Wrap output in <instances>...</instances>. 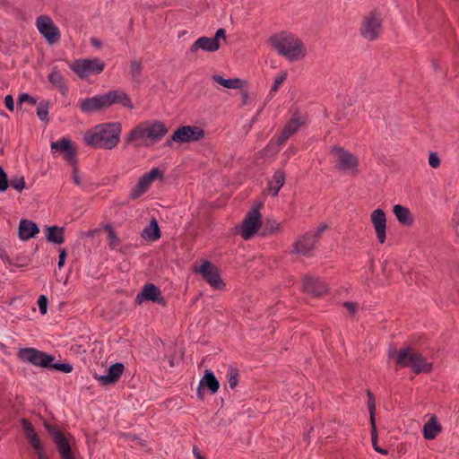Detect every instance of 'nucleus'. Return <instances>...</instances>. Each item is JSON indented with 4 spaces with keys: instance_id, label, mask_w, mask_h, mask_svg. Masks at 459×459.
<instances>
[{
    "instance_id": "nucleus-1",
    "label": "nucleus",
    "mask_w": 459,
    "mask_h": 459,
    "mask_svg": "<svg viewBox=\"0 0 459 459\" xmlns=\"http://www.w3.org/2000/svg\"><path fill=\"white\" fill-rule=\"evenodd\" d=\"M122 131L118 122L98 125L92 131H88L83 140L88 146L105 150L114 149L119 143Z\"/></svg>"
},
{
    "instance_id": "nucleus-2",
    "label": "nucleus",
    "mask_w": 459,
    "mask_h": 459,
    "mask_svg": "<svg viewBox=\"0 0 459 459\" xmlns=\"http://www.w3.org/2000/svg\"><path fill=\"white\" fill-rule=\"evenodd\" d=\"M168 134L165 124L160 120L144 121L134 127L126 137V143H139L137 145L149 146L160 142Z\"/></svg>"
},
{
    "instance_id": "nucleus-3",
    "label": "nucleus",
    "mask_w": 459,
    "mask_h": 459,
    "mask_svg": "<svg viewBox=\"0 0 459 459\" xmlns=\"http://www.w3.org/2000/svg\"><path fill=\"white\" fill-rule=\"evenodd\" d=\"M269 43L280 56L290 62L300 60L307 55L302 40L290 33L274 34L269 38Z\"/></svg>"
},
{
    "instance_id": "nucleus-4",
    "label": "nucleus",
    "mask_w": 459,
    "mask_h": 459,
    "mask_svg": "<svg viewBox=\"0 0 459 459\" xmlns=\"http://www.w3.org/2000/svg\"><path fill=\"white\" fill-rule=\"evenodd\" d=\"M395 355V362L401 368H410L416 374L422 372H430L432 364L427 362V359L421 353L416 351L411 346L402 348L399 351H390L389 356Z\"/></svg>"
},
{
    "instance_id": "nucleus-5",
    "label": "nucleus",
    "mask_w": 459,
    "mask_h": 459,
    "mask_svg": "<svg viewBox=\"0 0 459 459\" xmlns=\"http://www.w3.org/2000/svg\"><path fill=\"white\" fill-rule=\"evenodd\" d=\"M331 153L335 157L336 169L349 171L351 175L359 174V161L354 153L339 145L333 146Z\"/></svg>"
},
{
    "instance_id": "nucleus-6",
    "label": "nucleus",
    "mask_w": 459,
    "mask_h": 459,
    "mask_svg": "<svg viewBox=\"0 0 459 459\" xmlns=\"http://www.w3.org/2000/svg\"><path fill=\"white\" fill-rule=\"evenodd\" d=\"M106 64L98 57L77 59L71 69L81 78L85 79L92 74H100L105 69Z\"/></svg>"
},
{
    "instance_id": "nucleus-7",
    "label": "nucleus",
    "mask_w": 459,
    "mask_h": 459,
    "mask_svg": "<svg viewBox=\"0 0 459 459\" xmlns=\"http://www.w3.org/2000/svg\"><path fill=\"white\" fill-rule=\"evenodd\" d=\"M382 22L383 20L380 13L377 10L369 12L362 21L360 27L361 36L369 41L377 39L382 31Z\"/></svg>"
},
{
    "instance_id": "nucleus-8",
    "label": "nucleus",
    "mask_w": 459,
    "mask_h": 459,
    "mask_svg": "<svg viewBox=\"0 0 459 459\" xmlns=\"http://www.w3.org/2000/svg\"><path fill=\"white\" fill-rule=\"evenodd\" d=\"M194 272L200 273L203 279L214 290H225L226 284L221 277L219 268L210 261H204L200 267L195 268Z\"/></svg>"
},
{
    "instance_id": "nucleus-9",
    "label": "nucleus",
    "mask_w": 459,
    "mask_h": 459,
    "mask_svg": "<svg viewBox=\"0 0 459 459\" xmlns=\"http://www.w3.org/2000/svg\"><path fill=\"white\" fill-rule=\"evenodd\" d=\"M17 357L34 366L48 368L50 362L55 360L53 355L48 354L35 348H22L17 352Z\"/></svg>"
},
{
    "instance_id": "nucleus-10",
    "label": "nucleus",
    "mask_w": 459,
    "mask_h": 459,
    "mask_svg": "<svg viewBox=\"0 0 459 459\" xmlns=\"http://www.w3.org/2000/svg\"><path fill=\"white\" fill-rule=\"evenodd\" d=\"M44 426L56 444L61 459H74L70 443L65 434L58 428L49 423L45 422Z\"/></svg>"
},
{
    "instance_id": "nucleus-11",
    "label": "nucleus",
    "mask_w": 459,
    "mask_h": 459,
    "mask_svg": "<svg viewBox=\"0 0 459 459\" xmlns=\"http://www.w3.org/2000/svg\"><path fill=\"white\" fill-rule=\"evenodd\" d=\"M262 215L259 212L258 207H253L247 212L243 222L241 237L245 240L250 239L261 228L262 225Z\"/></svg>"
},
{
    "instance_id": "nucleus-12",
    "label": "nucleus",
    "mask_w": 459,
    "mask_h": 459,
    "mask_svg": "<svg viewBox=\"0 0 459 459\" xmlns=\"http://www.w3.org/2000/svg\"><path fill=\"white\" fill-rule=\"evenodd\" d=\"M204 130L199 126H182L174 131L172 140L178 143L198 142L204 137Z\"/></svg>"
},
{
    "instance_id": "nucleus-13",
    "label": "nucleus",
    "mask_w": 459,
    "mask_h": 459,
    "mask_svg": "<svg viewBox=\"0 0 459 459\" xmlns=\"http://www.w3.org/2000/svg\"><path fill=\"white\" fill-rule=\"evenodd\" d=\"M37 28L39 33L46 39L49 44L57 43L60 40V32L54 24L52 19L48 15H40L36 21Z\"/></svg>"
},
{
    "instance_id": "nucleus-14",
    "label": "nucleus",
    "mask_w": 459,
    "mask_h": 459,
    "mask_svg": "<svg viewBox=\"0 0 459 459\" xmlns=\"http://www.w3.org/2000/svg\"><path fill=\"white\" fill-rule=\"evenodd\" d=\"M144 300L166 306V300L162 297L160 288L152 283H146L135 297L137 304H141Z\"/></svg>"
},
{
    "instance_id": "nucleus-15",
    "label": "nucleus",
    "mask_w": 459,
    "mask_h": 459,
    "mask_svg": "<svg viewBox=\"0 0 459 459\" xmlns=\"http://www.w3.org/2000/svg\"><path fill=\"white\" fill-rule=\"evenodd\" d=\"M103 95L105 100L106 109L109 108L111 106L115 104L121 105L122 107L127 108L131 110L134 108V106L132 102L130 96L123 90L108 91L103 93Z\"/></svg>"
},
{
    "instance_id": "nucleus-16",
    "label": "nucleus",
    "mask_w": 459,
    "mask_h": 459,
    "mask_svg": "<svg viewBox=\"0 0 459 459\" xmlns=\"http://www.w3.org/2000/svg\"><path fill=\"white\" fill-rule=\"evenodd\" d=\"M78 108L83 114H92L106 109L103 94H98L93 97H88L79 100Z\"/></svg>"
},
{
    "instance_id": "nucleus-17",
    "label": "nucleus",
    "mask_w": 459,
    "mask_h": 459,
    "mask_svg": "<svg viewBox=\"0 0 459 459\" xmlns=\"http://www.w3.org/2000/svg\"><path fill=\"white\" fill-rule=\"evenodd\" d=\"M371 221L378 242L384 244L386 239V217L384 210L380 208L374 210L371 213Z\"/></svg>"
},
{
    "instance_id": "nucleus-18",
    "label": "nucleus",
    "mask_w": 459,
    "mask_h": 459,
    "mask_svg": "<svg viewBox=\"0 0 459 459\" xmlns=\"http://www.w3.org/2000/svg\"><path fill=\"white\" fill-rule=\"evenodd\" d=\"M51 150L53 152L60 151L64 152V158L68 163H74L77 159L76 149L73 145L72 141L67 137L52 142Z\"/></svg>"
},
{
    "instance_id": "nucleus-19",
    "label": "nucleus",
    "mask_w": 459,
    "mask_h": 459,
    "mask_svg": "<svg viewBox=\"0 0 459 459\" xmlns=\"http://www.w3.org/2000/svg\"><path fill=\"white\" fill-rule=\"evenodd\" d=\"M317 242L312 231H308L294 242L292 253L308 255L316 248Z\"/></svg>"
},
{
    "instance_id": "nucleus-20",
    "label": "nucleus",
    "mask_w": 459,
    "mask_h": 459,
    "mask_svg": "<svg viewBox=\"0 0 459 459\" xmlns=\"http://www.w3.org/2000/svg\"><path fill=\"white\" fill-rule=\"evenodd\" d=\"M303 291L314 297H320L327 293L325 283L317 278L305 275L302 279Z\"/></svg>"
},
{
    "instance_id": "nucleus-21",
    "label": "nucleus",
    "mask_w": 459,
    "mask_h": 459,
    "mask_svg": "<svg viewBox=\"0 0 459 459\" xmlns=\"http://www.w3.org/2000/svg\"><path fill=\"white\" fill-rule=\"evenodd\" d=\"M21 424L26 438L28 439L30 446L35 449L37 455H39V453H44L43 444L36 433L31 422L28 419L22 418L21 420Z\"/></svg>"
},
{
    "instance_id": "nucleus-22",
    "label": "nucleus",
    "mask_w": 459,
    "mask_h": 459,
    "mask_svg": "<svg viewBox=\"0 0 459 459\" xmlns=\"http://www.w3.org/2000/svg\"><path fill=\"white\" fill-rule=\"evenodd\" d=\"M220 387V383L212 371L207 369L199 382L197 397L201 400L204 397V388H208L211 394H215Z\"/></svg>"
},
{
    "instance_id": "nucleus-23",
    "label": "nucleus",
    "mask_w": 459,
    "mask_h": 459,
    "mask_svg": "<svg viewBox=\"0 0 459 459\" xmlns=\"http://www.w3.org/2000/svg\"><path fill=\"white\" fill-rule=\"evenodd\" d=\"M303 125L298 115H293L289 122L283 127L281 134L277 139V144H283L290 136H292Z\"/></svg>"
},
{
    "instance_id": "nucleus-24",
    "label": "nucleus",
    "mask_w": 459,
    "mask_h": 459,
    "mask_svg": "<svg viewBox=\"0 0 459 459\" xmlns=\"http://www.w3.org/2000/svg\"><path fill=\"white\" fill-rule=\"evenodd\" d=\"M125 369V366L121 362L115 363L108 369V374L100 376L98 380L103 385H114L120 378Z\"/></svg>"
},
{
    "instance_id": "nucleus-25",
    "label": "nucleus",
    "mask_w": 459,
    "mask_h": 459,
    "mask_svg": "<svg viewBox=\"0 0 459 459\" xmlns=\"http://www.w3.org/2000/svg\"><path fill=\"white\" fill-rule=\"evenodd\" d=\"M221 47L220 41L217 39L200 37L190 47V52L195 53L198 49H203L207 52L217 51Z\"/></svg>"
},
{
    "instance_id": "nucleus-26",
    "label": "nucleus",
    "mask_w": 459,
    "mask_h": 459,
    "mask_svg": "<svg viewBox=\"0 0 459 459\" xmlns=\"http://www.w3.org/2000/svg\"><path fill=\"white\" fill-rule=\"evenodd\" d=\"M39 232V226L32 221L23 219L20 221L18 234L22 240H28L34 238Z\"/></svg>"
},
{
    "instance_id": "nucleus-27",
    "label": "nucleus",
    "mask_w": 459,
    "mask_h": 459,
    "mask_svg": "<svg viewBox=\"0 0 459 459\" xmlns=\"http://www.w3.org/2000/svg\"><path fill=\"white\" fill-rule=\"evenodd\" d=\"M286 175L283 169L276 170L271 180L268 181V190L273 197L278 196L279 191L284 186Z\"/></svg>"
},
{
    "instance_id": "nucleus-28",
    "label": "nucleus",
    "mask_w": 459,
    "mask_h": 459,
    "mask_svg": "<svg viewBox=\"0 0 459 459\" xmlns=\"http://www.w3.org/2000/svg\"><path fill=\"white\" fill-rule=\"evenodd\" d=\"M442 431L437 417L432 416L423 427V436L426 439H434Z\"/></svg>"
},
{
    "instance_id": "nucleus-29",
    "label": "nucleus",
    "mask_w": 459,
    "mask_h": 459,
    "mask_svg": "<svg viewBox=\"0 0 459 459\" xmlns=\"http://www.w3.org/2000/svg\"><path fill=\"white\" fill-rule=\"evenodd\" d=\"M48 81L59 90L63 96H66L68 92V87L65 82V78L60 71L54 68L48 74Z\"/></svg>"
},
{
    "instance_id": "nucleus-30",
    "label": "nucleus",
    "mask_w": 459,
    "mask_h": 459,
    "mask_svg": "<svg viewBox=\"0 0 459 459\" xmlns=\"http://www.w3.org/2000/svg\"><path fill=\"white\" fill-rule=\"evenodd\" d=\"M394 213L400 223L406 226H411L413 223L411 211L407 207L396 204L394 206Z\"/></svg>"
},
{
    "instance_id": "nucleus-31",
    "label": "nucleus",
    "mask_w": 459,
    "mask_h": 459,
    "mask_svg": "<svg viewBox=\"0 0 459 459\" xmlns=\"http://www.w3.org/2000/svg\"><path fill=\"white\" fill-rule=\"evenodd\" d=\"M47 240L54 244H62L65 242V229L58 226H50L47 228Z\"/></svg>"
},
{
    "instance_id": "nucleus-32",
    "label": "nucleus",
    "mask_w": 459,
    "mask_h": 459,
    "mask_svg": "<svg viewBox=\"0 0 459 459\" xmlns=\"http://www.w3.org/2000/svg\"><path fill=\"white\" fill-rule=\"evenodd\" d=\"M212 81L227 89H241L243 83L239 78L225 79L219 74L213 75Z\"/></svg>"
},
{
    "instance_id": "nucleus-33",
    "label": "nucleus",
    "mask_w": 459,
    "mask_h": 459,
    "mask_svg": "<svg viewBox=\"0 0 459 459\" xmlns=\"http://www.w3.org/2000/svg\"><path fill=\"white\" fill-rule=\"evenodd\" d=\"M151 184L142 176L137 182V184L134 186V188L130 192V198L134 200L142 196L144 193L147 192Z\"/></svg>"
},
{
    "instance_id": "nucleus-34",
    "label": "nucleus",
    "mask_w": 459,
    "mask_h": 459,
    "mask_svg": "<svg viewBox=\"0 0 459 459\" xmlns=\"http://www.w3.org/2000/svg\"><path fill=\"white\" fill-rule=\"evenodd\" d=\"M143 234L152 241L160 238L161 232L156 219L151 221L150 225L143 230Z\"/></svg>"
},
{
    "instance_id": "nucleus-35",
    "label": "nucleus",
    "mask_w": 459,
    "mask_h": 459,
    "mask_svg": "<svg viewBox=\"0 0 459 459\" xmlns=\"http://www.w3.org/2000/svg\"><path fill=\"white\" fill-rule=\"evenodd\" d=\"M104 230L108 232V246L111 249H117L120 245V239L115 232L111 224H107L104 226Z\"/></svg>"
},
{
    "instance_id": "nucleus-36",
    "label": "nucleus",
    "mask_w": 459,
    "mask_h": 459,
    "mask_svg": "<svg viewBox=\"0 0 459 459\" xmlns=\"http://www.w3.org/2000/svg\"><path fill=\"white\" fill-rule=\"evenodd\" d=\"M367 395H368V407L369 411V417H370V425L374 426L376 424V400L374 394L368 389L367 390Z\"/></svg>"
},
{
    "instance_id": "nucleus-37",
    "label": "nucleus",
    "mask_w": 459,
    "mask_h": 459,
    "mask_svg": "<svg viewBox=\"0 0 459 459\" xmlns=\"http://www.w3.org/2000/svg\"><path fill=\"white\" fill-rule=\"evenodd\" d=\"M281 225L275 221H268L264 224L261 235L264 237L276 234L280 231Z\"/></svg>"
},
{
    "instance_id": "nucleus-38",
    "label": "nucleus",
    "mask_w": 459,
    "mask_h": 459,
    "mask_svg": "<svg viewBox=\"0 0 459 459\" xmlns=\"http://www.w3.org/2000/svg\"><path fill=\"white\" fill-rule=\"evenodd\" d=\"M49 101L41 100L37 108V116L41 121H48Z\"/></svg>"
},
{
    "instance_id": "nucleus-39",
    "label": "nucleus",
    "mask_w": 459,
    "mask_h": 459,
    "mask_svg": "<svg viewBox=\"0 0 459 459\" xmlns=\"http://www.w3.org/2000/svg\"><path fill=\"white\" fill-rule=\"evenodd\" d=\"M227 377L230 387L234 389L238 384L239 370L235 367H230Z\"/></svg>"
},
{
    "instance_id": "nucleus-40",
    "label": "nucleus",
    "mask_w": 459,
    "mask_h": 459,
    "mask_svg": "<svg viewBox=\"0 0 459 459\" xmlns=\"http://www.w3.org/2000/svg\"><path fill=\"white\" fill-rule=\"evenodd\" d=\"M143 71V65L141 61L133 60L130 64V74L134 80L139 81Z\"/></svg>"
},
{
    "instance_id": "nucleus-41",
    "label": "nucleus",
    "mask_w": 459,
    "mask_h": 459,
    "mask_svg": "<svg viewBox=\"0 0 459 459\" xmlns=\"http://www.w3.org/2000/svg\"><path fill=\"white\" fill-rule=\"evenodd\" d=\"M48 369H53L56 371H60L64 373H70L73 371V366L70 363H54L50 362Z\"/></svg>"
},
{
    "instance_id": "nucleus-42",
    "label": "nucleus",
    "mask_w": 459,
    "mask_h": 459,
    "mask_svg": "<svg viewBox=\"0 0 459 459\" xmlns=\"http://www.w3.org/2000/svg\"><path fill=\"white\" fill-rule=\"evenodd\" d=\"M150 184L157 178H163V172L159 168H153L143 176Z\"/></svg>"
},
{
    "instance_id": "nucleus-43",
    "label": "nucleus",
    "mask_w": 459,
    "mask_h": 459,
    "mask_svg": "<svg viewBox=\"0 0 459 459\" xmlns=\"http://www.w3.org/2000/svg\"><path fill=\"white\" fill-rule=\"evenodd\" d=\"M9 186L7 174L0 165V192H4Z\"/></svg>"
},
{
    "instance_id": "nucleus-44",
    "label": "nucleus",
    "mask_w": 459,
    "mask_h": 459,
    "mask_svg": "<svg viewBox=\"0 0 459 459\" xmlns=\"http://www.w3.org/2000/svg\"><path fill=\"white\" fill-rule=\"evenodd\" d=\"M11 186L21 192L25 187V181L23 177H15L11 179Z\"/></svg>"
},
{
    "instance_id": "nucleus-45",
    "label": "nucleus",
    "mask_w": 459,
    "mask_h": 459,
    "mask_svg": "<svg viewBox=\"0 0 459 459\" xmlns=\"http://www.w3.org/2000/svg\"><path fill=\"white\" fill-rule=\"evenodd\" d=\"M48 299L47 298V296L45 295H40L38 299V306H39V312L42 314V315H45L48 311Z\"/></svg>"
},
{
    "instance_id": "nucleus-46",
    "label": "nucleus",
    "mask_w": 459,
    "mask_h": 459,
    "mask_svg": "<svg viewBox=\"0 0 459 459\" xmlns=\"http://www.w3.org/2000/svg\"><path fill=\"white\" fill-rule=\"evenodd\" d=\"M73 167V180L76 186L81 185V178L79 177L78 160H75L74 163H70Z\"/></svg>"
},
{
    "instance_id": "nucleus-47",
    "label": "nucleus",
    "mask_w": 459,
    "mask_h": 459,
    "mask_svg": "<svg viewBox=\"0 0 459 459\" xmlns=\"http://www.w3.org/2000/svg\"><path fill=\"white\" fill-rule=\"evenodd\" d=\"M429 163L431 168L437 169L440 166V159L437 152H431L429 156Z\"/></svg>"
},
{
    "instance_id": "nucleus-48",
    "label": "nucleus",
    "mask_w": 459,
    "mask_h": 459,
    "mask_svg": "<svg viewBox=\"0 0 459 459\" xmlns=\"http://www.w3.org/2000/svg\"><path fill=\"white\" fill-rule=\"evenodd\" d=\"M23 102H28L30 105H35L37 103V100L28 93H22L19 97V104H22Z\"/></svg>"
},
{
    "instance_id": "nucleus-49",
    "label": "nucleus",
    "mask_w": 459,
    "mask_h": 459,
    "mask_svg": "<svg viewBox=\"0 0 459 459\" xmlns=\"http://www.w3.org/2000/svg\"><path fill=\"white\" fill-rule=\"evenodd\" d=\"M286 74L283 73V74H279L275 80H274V82H273V85L272 87V91H277L280 85L286 80Z\"/></svg>"
},
{
    "instance_id": "nucleus-50",
    "label": "nucleus",
    "mask_w": 459,
    "mask_h": 459,
    "mask_svg": "<svg viewBox=\"0 0 459 459\" xmlns=\"http://www.w3.org/2000/svg\"><path fill=\"white\" fill-rule=\"evenodd\" d=\"M343 307L347 308V310L349 311V313L352 316H354L357 312V309H358V305L354 302H351V301H345L343 303Z\"/></svg>"
},
{
    "instance_id": "nucleus-51",
    "label": "nucleus",
    "mask_w": 459,
    "mask_h": 459,
    "mask_svg": "<svg viewBox=\"0 0 459 459\" xmlns=\"http://www.w3.org/2000/svg\"><path fill=\"white\" fill-rule=\"evenodd\" d=\"M371 441L375 450L376 447H379L377 445V431L376 424H374V426H371Z\"/></svg>"
},
{
    "instance_id": "nucleus-52",
    "label": "nucleus",
    "mask_w": 459,
    "mask_h": 459,
    "mask_svg": "<svg viewBox=\"0 0 459 459\" xmlns=\"http://www.w3.org/2000/svg\"><path fill=\"white\" fill-rule=\"evenodd\" d=\"M4 104L8 110L13 111L14 110V100L11 94H8L4 98Z\"/></svg>"
},
{
    "instance_id": "nucleus-53",
    "label": "nucleus",
    "mask_w": 459,
    "mask_h": 459,
    "mask_svg": "<svg viewBox=\"0 0 459 459\" xmlns=\"http://www.w3.org/2000/svg\"><path fill=\"white\" fill-rule=\"evenodd\" d=\"M327 229V225L326 224H323L321 226H319L316 231H312V234L314 236V238L319 241L321 237H322V234L323 232Z\"/></svg>"
},
{
    "instance_id": "nucleus-54",
    "label": "nucleus",
    "mask_w": 459,
    "mask_h": 459,
    "mask_svg": "<svg viewBox=\"0 0 459 459\" xmlns=\"http://www.w3.org/2000/svg\"><path fill=\"white\" fill-rule=\"evenodd\" d=\"M67 254L65 248L59 250L58 267L61 268L65 263Z\"/></svg>"
},
{
    "instance_id": "nucleus-55",
    "label": "nucleus",
    "mask_w": 459,
    "mask_h": 459,
    "mask_svg": "<svg viewBox=\"0 0 459 459\" xmlns=\"http://www.w3.org/2000/svg\"><path fill=\"white\" fill-rule=\"evenodd\" d=\"M212 39H217V41H219L220 39H226V30L223 28H220L217 30L215 36Z\"/></svg>"
},
{
    "instance_id": "nucleus-56",
    "label": "nucleus",
    "mask_w": 459,
    "mask_h": 459,
    "mask_svg": "<svg viewBox=\"0 0 459 459\" xmlns=\"http://www.w3.org/2000/svg\"><path fill=\"white\" fill-rule=\"evenodd\" d=\"M241 94H242V104L246 105L249 99V95H248L247 91H242Z\"/></svg>"
},
{
    "instance_id": "nucleus-57",
    "label": "nucleus",
    "mask_w": 459,
    "mask_h": 459,
    "mask_svg": "<svg viewBox=\"0 0 459 459\" xmlns=\"http://www.w3.org/2000/svg\"><path fill=\"white\" fill-rule=\"evenodd\" d=\"M91 44L95 46L96 48L101 47V42L98 40L97 39H91Z\"/></svg>"
},
{
    "instance_id": "nucleus-58",
    "label": "nucleus",
    "mask_w": 459,
    "mask_h": 459,
    "mask_svg": "<svg viewBox=\"0 0 459 459\" xmlns=\"http://www.w3.org/2000/svg\"><path fill=\"white\" fill-rule=\"evenodd\" d=\"M376 451L381 455H387L388 451L381 447H376Z\"/></svg>"
},
{
    "instance_id": "nucleus-59",
    "label": "nucleus",
    "mask_w": 459,
    "mask_h": 459,
    "mask_svg": "<svg viewBox=\"0 0 459 459\" xmlns=\"http://www.w3.org/2000/svg\"><path fill=\"white\" fill-rule=\"evenodd\" d=\"M174 142V140H172V135L168 138L164 143L165 146L167 147H170L172 145V143Z\"/></svg>"
},
{
    "instance_id": "nucleus-60",
    "label": "nucleus",
    "mask_w": 459,
    "mask_h": 459,
    "mask_svg": "<svg viewBox=\"0 0 459 459\" xmlns=\"http://www.w3.org/2000/svg\"><path fill=\"white\" fill-rule=\"evenodd\" d=\"M193 453L194 455L195 456V459L197 458L198 455H201V452L197 446H194Z\"/></svg>"
},
{
    "instance_id": "nucleus-61",
    "label": "nucleus",
    "mask_w": 459,
    "mask_h": 459,
    "mask_svg": "<svg viewBox=\"0 0 459 459\" xmlns=\"http://www.w3.org/2000/svg\"><path fill=\"white\" fill-rule=\"evenodd\" d=\"M312 430H313V428L311 427L307 433H304V439L307 440V443L309 442V438H310L309 434H310V431H312Z\"/></svg>"
},
{
    "instance_id": "nucleus-62",
    "label": "nucleus",
    "mask_w": 459,
    "mask_h": 459,
    "mask_svg": "<svg viewBox=\"0 0 459 459\" xmlns=\"http://www.w3.org/2000/svg\"><path fill=\"white\" fill-rule=\"evenodd\" d=\"M38 458L39 459H48V456L46 455L45 452L44 453H39Z\"/></svg>"
},
{
    "instance_id": "nucleus-63",
    "label": "nucleus",
    "mask_w": 459,
    "mask_h": 459,
    "mask_svg": "<svg viewBox=\"0 0 459 459\" xmlns=\"http://www.w3.org/2000/svg\"><path fill=\"white\" fill-rule=\"evenodd\" d=\"M270 147L269 146H266L264 149V152L266 154L269 151Z\"/></svg>"
},
{
    "instance_id": "nucleus-64",
    "label": "nucleus",
    "mask_w": 459,
    "mask_h": 459,
    "mask_svg": "<svg viewBox=\"0 0 459 459\" xmlns=\"http://www.w3.org/2000/svg\"><path fill=\"white\" fill-rule=\"evenodd\" d=\"M196 459H205L204 456H203L202 455H198L197 458Z\"/></svg>"
}]
</instances>
